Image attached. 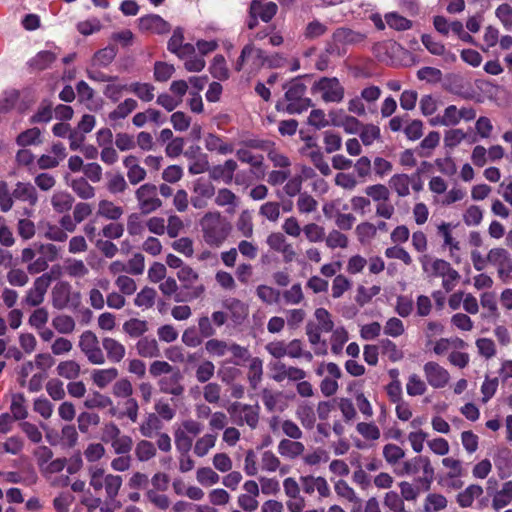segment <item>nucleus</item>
Instances as JSON below:
<instances>
[{
  "mask_svg": "<svg viewBox=\"0 0 512 512\" xmlns=\"http://www.w3.org/2000/svg\"><path fill=\"white\" fill-rule=\"evenodd\" d=\"M156 290L151 287H144L139 293H137L134 304L138 307L150 308L155 303Z\"/></svg>",
  "mask_w": 512,
  "mask_h": 512,
  "instance_id": "51",
  "label": "nucleus"
},
{
  "mask_svg": "<svg viewBox=\"0 0 512 512\" xmlns=\"http://www.w3.org/2000/svg\"><path fill=\"white\" fill-rule=\"evenodd\" d=\"M79 347L90 363L95 365L105 363L104 353L94 332L90 330L84 331L79 339Z\"/></svg>",
  "mask_w": 512,
  "mask_h": 512,
  "instance_id": "7",
  "label": "nucleus"
},
{
  "mask_svg": "<svg viewBox=\"0 0 512 512\" xmlns=\"http://www.w3.org/2000/svg\"><path fill=\"white\" fill-rule=\"evenodd\" d=\"M381 136L380 128L374 124H363L359 137L365 146H370L375 140Z\"/></svg>",
  "mask_w": 512,
  "mask_h": 512,
  "instance_id": "48",
  "label": "nucleus"
},
{
  "mask_svg": "<svg viewBox=\"0 0 512 512\" xmlns=\"http://www.w3.org/2000/svg\"><path fill=\"white\" fill-rule=\"evenodd\" d=\"M215 372V365L209 361H203L196 369V379L200 383L208 382L213 376Z\"/></svg>",
  "mask_w": 512,
  "mask_h": 512,
  "instance_id": "62",
  "label": "nucleus"
},
{
  "mask_svg": "<svg viewBox=\"0 0 512 512\" xmlns=\"http://www.w3.org/2000/svg\"><path fill=\"white\" fill-rule=\"evenodd\" d=\"M304 445L298 441H291L288 439H283L280 441L278 445V452L288 458H296L300 456L304 451Z\"/></svg>",
  "mask_w": 512,
  "mask_h": 512,
  "instance_id": "28",
  "label": "nucleus"
},
{
  "mask_svg": "<svg viewBox=\"0 0 512 512\" xmlns=\"http://www.w3.org/2000/svg\"><path fill=\"white\" fill-rule=\"evenodd\" d=\"M59 275V267H53L50 272H46L37 277L33 282V286L27 290L25 297L22 299V305L29 307L40 306L44 302L45 295L51 283L58 278Z\"/></svg>",
  "mask_w": 512,
  "mask_h": 512,
  "instance_id": "3",
  "label": "nucleus"
},
{
  "mask_svg": "<svg viewBox=\"0 0 512 512\" xmlns=\"http://www.w3.org/2000/svg\"><path fill=\"white\" fill-rule=\"evenodd\" d=\"M483 494V488L477 484L469 485L464 491L457 495V503L462 508L472 506L474 499Z\"/></svg>",
  "mask_w": 512,
  "mask_h": 512,
  "instance_id": "22",
  "label": "nucleus"
},
{
  "mask_svg": "<svg viewBox=\"0 0 512 512\" xmlns=\"http://www.w3.org/2000/svg\"><path fill=\"white\" fill-rule=\"evenodd\" d=\"M98 214L110 220H118L123 214V209L120 206L114 205L111 201L101 200L99 202Z\"/></svg>",
  "mask_w": 512,
  "mask_h": 512,
  "instance_id": "44",
  "label": "nucleus"
},
{
  "mask_svg": "<svg viewBox=\"0 0 512 512\" xmlns=\"http://www.w3.org/2000/svg\"><path fill=\"white\" fill-rule=\"evenodd\" d=\"M203 239L211 247L221 246L231 232V224L220 212H208L200 220Z\"/></svg>",
  "mask_w": 512,
  "mask_h": 512,
  "instance_id": "1",
  "label": "nucleus"
},
{
  "mask_svg": "<svg viewBox=\"0 0 512 512\" xmlns=\"http://www.w3.org/2000/svg\"><path fill=\"white\" fill-rule=\"evenodd\" d=\"M155 87L150 83L134 82L128 85V91L134 93L144 102H150L154 98Z\"/></svg>",
  "mask_w": 512,
  "mask_h": 512,
  "instance_id": "34",
  "label": "nucleus"
},
{
  "mask_svg": "<svg viewBox=\"0 0 512 512\" xmlns=\"http://www.w3.org/2000/svg\"><path fill=\"white\" fill-rule=\"evenodd\" d=\"M364 38L363 34L344 27L337 28L332 35L333 41L340 44H356L362 42Z\"/></svg>",
  "mask_w": 512,
  "mask_h": 512,
  "instance_id": "19",
  "label": "nucleus"
},
{
  "mask_svg": "<svg viewBox=\"0 0 512 512\" xmlns=\"http://www.w3.org/2000/svg\"><path fill=\"white\" fill-rule=\"evenodd\" d=\"M52 305L58 310L68 306L78 307L80 304V293L72 292L71 285L66 281L58 282L52 289Z\"/></svg>",
  "mask_w": 512,
  "mask_h": 512,
  "instance_id": "6",
  "label": "nucleus"
},
{
  "mask_svg": "<svg viewBox=\"0 0 512 512\" xmlns=\"http://www.w3.org/2000/svg\"><path fill=\"white\" fill-rule=\"evenodd\" d=\"M56 60V55L51 51H40L29 60V66L36 71H42L51 66Z\"/></svg>",
  "mask_w": 512,
  "mask_h": 512,
  "instance_id": "26",
  "label": "nucleus"
},
{
  "mask_svg": "<svg viewBox=\"0 0 512 512\" xmlns=\"http://www.w3.org/2000/svg\"><path fill=\"white\" fill-rule=\"evenodd\" d=\"M135 196L143 214L152 213L162 206L161 200L157 197V187L154 184L141 185L136 190Z\"/></svg>",
  "mask_w": 512,
  "mask_h": 512,
  "instance_id": "8",
  "label": "nucleus"
},
{
  "mask_svg": "<svg viewBox=\"0 0 512 512\" xmlns=\"http://www.w3.org/2000/svg\"><path fill=\"white\" fill-rule=\"evenodd\" d=\"M112 404L111 398L100 392H93L84 401V406L88 409H104L112 406Z\"/></svg>",
  "mask_w": 512,
  "mask_h": 512,
  "instance_id": "43",
  "label": "nucleus"
},
{
  "mask_svg": "<svg viewBox=\"0 0 512 512\" xmlns=\"http://www.w3.org/2000/svg\"><path fill=\"white\" fill-rule=\"evenodd\" d=\"M53 117L52 102L48 99L41 101L37 111L30 117L31 124L48 123Z\"/></svg>",
  "mask_w": 512,
  "mask_h": 512,
  "instance_id": "27",
  "label": "nucleus"
},
{
  "mask_svg": "<svg viewBox=\"0 0 512 512\" xmlns=\"http://www.w3.org/2000/svg\"><path fill=\"white\" fill-rule=\"evenodd\" d=\"M182 379L183 375L181 374L180 370L176 368L170 374L165 375L159 379V389L163 393L180 396L184 392V386L181 383Z\"/></svg>",
  "mask_w": 512,
  "mask_h": 512,
  "instance_id": "13",
  "label": "nucleus"
},
{
  "mask_svg": "<svg viewBox=\"0 0 512 512\" xmlns=\"http://www.w3.org/2000/svg\"><path fill=\"white\" fill-rule=\"evenodd\" d=\"M423 370L428 384L433 388H443L449 382L450 375L448 371L436 362H427Z\"/></svg>",
  "mask_w": 512,
  "mask_h": 512,
  "instance_id": "11",
  "label": "nucleus"
},
{
  "mask_svg": "<svg viewBox=\"0 0 512 512\" xmlns=\"http://www.w3.org/2000/svg\"><path fill=\"white\" fill-rule=\"evenodd\" d=\"M184 32L181 27H177L168 41L167 49L180 59H185L194 55L195 46L191 43H183Z\"/></svg>",
  "mask_w": 512,
  "mask_h": 512,
  "instance_id": "10",
  "label": "nucleus"
},
{
  "mask_svg": "<svg viewBox=\"0 0 512 512\" xmlns=\"http://www.w3.org/2000/svg\"><path fill=\"white\" fill-rule=\"evenodd\" d=\"M12 195L14 199L27 202L30 206H35L38 202L36 188L29 182H17Z\"/></svg>",
  "mask_w": 512,
  "mask_h": 512,
  "instance_id": "16",
  "label": "nucleus"
},
{
  "mask_svg": "<svg viewBox=\"0 0 512 512\" xmlns=\"http://www.w3.org/2000/svg\"><path fill=\"white\" fill-rule=\"evenodd\" d=\"M135 455L139 461L145 462L156 455V448L152 442L141 440L136 445Z\"/></svg>",
  "mask_w": 512,
  "mask_h": 512,
  "instance_id": "47",
  "label": "nucleus"
},
{
  "mask_svg": "<svg viewBox=\"0 0 512 512\" xmlns=\"http://www.w3.org/2000/svg\"><path fill=\"white\" fill-rule=\"evenodd\" d=\"M89 485L95 492H99L104 488L105 470L102 467L92 466L89 468Z\"/></svg>",
  "mask_w": 512,
  "mask_h": 512,
  "instance_id": "50",
  "label": "nucleus"
},
{
  "mask_svg": "<svg viewBox=\"0 0 512 512\" xmlns=\"http://www.w3.org/2000/svg\"><path fill=\"white\" fill-rule=\"evenodd\" d=\"M263 365L262 360L258 357L252 358L249 365L248 380L253 389H256L257 385L262 379Z\"/></svg>",
  "mask_w": 512,
  "mask_h": 512,
  "instance_id": "52",
  "label": "nucleus"
},
{
  "mask_svg": "<svg viewBox=\"0 0 512 512\" xmlns=\"http://www.w3.org/2000/svg\"><path fill=\"white\" fill-rule=\"evenodd\" d=\"M237 162L233 159L226 160L223 164L214 165L209 169V177L214 181H223L229 185L233 182V174L237 170Z\"/></svg>",
  "mask_w": 512,
  "mask_h": 512,
  "instance_id": "15",
  "label": "nucleus"
},
{
  "mask_svg": "<svg viewBox=\"0 0 512 512\" xmlns=\"http://www.w3.org/2000/svg\"><path fill=\"white\" fill-rule=\"evenodd\" d=\"M387 25L397 31H405L412 27V21L401 16L396 12H390L385 15Z\"/></svg>",
  "mask_w": 512,
  "mask_h": 512,
  "instance_id": "45",
  "label": "nucleus"
},
{
  "mask_svg": "<svg viewBox=\"0 0 512 512\" xmlns=\"http://www.w3.org/2000/svg\"><path fill=\"white\" fill-rule=\"evenodd\" d=\"M512 501V481L505 482L502 489L498 491L493 500L492 506L495 510L507 506Z\"/></svg>",
  "mask_w": 512,
  "mask_h": 512,
  "instance_id": "35",
  "label": "nucleus"
},
{
  "mask_svg": "<svg viewBox=\"0 0 512 512\" xmlns=\"http://www.w3.org/2000/svg\"><path fill=\"white\" fill-rule=\"evenodd\" d=\"M41 142V131L37 127H33L21 132L16 138L17 145L21 147L36 145L40 144Z\"/></svg>",
  "mask_w": 512,
  "mask_h": 512,
  "instance_id": "39",
  "label": "nucleus"
},
{
  "mask_svg": "<svg viewBox=\"0 0 512 512\" xmlns=\"http://www.w3.org/2000/svg\"><path fill=\"white\" fill-rule=\"evenodd\" d=\"M406 390L410 396L423 395L426 392V384L417 374H412L408 378Z\"/></svg>",
  "mask_w": 512,
  "mask_h": 512,
  "instance_id": "59",
  "label": "nucleus"
},
{
  "mask_svg": "<svg viewBox=\"0 0 512 512\" xmlns=\"http://www.w3.org/2000/svg\"><path fill=\"white\" fill-rule=\"evenodd\" d=\"M211 75L220 81H224L229 78V71L226 67V61L224 56L216 55L213 58L212 64L209 68Z\"/></svg>",
  "mask_w": 512,
  "mask_h": 512,
  "instance_id": "42",
  "label": "nucleus"
},
{
  "mask_svg": "<svg viewBox=\"0 0 512 512\" xmlns=\"http://www.w3.org/2000/svg\"><path fill=\"white\" fill-rule=\"evenodd\" d=\"M296 416L300 420L302 426L306 429H313L316 422L314 409L311 405L304 403L298 406Z\"/></svg>",
  "mask_w": 512,
  "mask_h": 512,
  "instance_id": "32",
  "label": "nucleus"
},
{
  "mask_svg": "<svg viewBox=\"0 0 512 512\" xmlns=\"http://www.w3.org/2000/svg\"><path fill=\"white\" fill-rule=\"evenodd\" d=\"M229 344L224 340L209 339L205 343V350L212 356L222 357L228 352Z\"/></svg>",
  "mask_w": 512,
  "mask_h": 512,
  "instance_id": "55",
  "label": "nucleus"
},
{
  "mask_svg": "<svg viewBox=\"0 0 512 512\" xmlns=\"http://www.w3.org/2000/svg\"><path fill=\"white\" fill-rule=\"evenodd\" d=\"M383 456L389 464L394 465L405 456V452L395 444H386L383 448Z\"/></svg>",
  "mask_w": 512,
  "mask_h": 512,
  "instance_id": "63",
  "label": "nucleus"
},
{
  "mask_svg": "<svg viewBox=\"0 0 512 512\" xmlns=\"http://www.w3.org/2000/svg\"><path fill=\"white\" fill-rule=\"evenodd\" d=\"M71 188L83 200H88L95 196L94 187L84 177L73 179Z\"/></svg>",
  "mask_w": 512,
  "mask_h": 512,
  "instance_id": "33",
  "label": "nucleus"
},
{
  "mask_svg": "<svg viewBox=\"0 0 512 512\" xmlns=\"http://www.w3.org/2000/svg\"><path fill=\"white\" fill-rule=\"evenodd\" d=\"M381 353L388 357L391 362L400 361L403 357V351L400 350L397 345L388 338L382 339L379 342Z\"/></svg>",
  "mask_w": 512,
  "mask_h": 512,
  "instance_id": "40",
  "label": "nucleus"
},
{
  "mask_svg": "<svg viewBox=\"0 0 512 512\" xmlns=\"http://www.w3.org/2000/svg\"><path fill=\"white\" fill-rule=\"evenodd\" d=\"M78 428L82 433H87L90 426L100 423V416L96 413L82 412L77 418Z\"/></svg>",
  "mask_w": 512,
  "mask_h": 512,
  "instance_id": "57",
  "label": "nucleus"
},
{
  "mask_svg": "<svg viewBox=\"0 0 512 512\" xmlns=\"http://www.w3.org/2000/svg\"><path fill=\"white\" fill-rule=\"evenodd\" d=\"M365 193L377 202H387L389 200L390 192L388 188L383 184H375L366 187Z\"/></svg>",
  "mask_w": 512,
  "mask_h": 512,
  "instance_id": "60",
  "label": "nucleus"
},
{
  "mask_svg": "<svg viewBox=\"0 0 512 512\" xmlns=\"http://www.w3.org/2000/svg\"><path fill=\"white\" fill-rule=\"evenodd\" d=\"M137 353L145 358H154L160 356L158 343L154 338L142 337L136 343Z\"/></svg>",
  "mask_w": 512,
  "mask_h": 512,
  "instance_id": "21",
  "label": "nucleus"
},
{
  "mask_svg": "<svg viewBox=\"0 0 512 512\" xmlns=\"http://www.w3.org/2000/svg\"><path fill=\"white\" fill-rule=\"evenodd\" d=\"M286 90L284 99L287 105L282 108L288 114H300L313 106L312 100L305 97L307 86L303 82V77L298 76L283 85ZM277 110H281V103L276 105Z\"/></svg>",
  "mask_w": 512,
  "mask_h": 512,
  "instance_id": "2",
  "label": "nucleus"
},
{
  "mask_svg": "<svg viewBox=\"0 0 512 512\" xmlns=\"http://www.w3.org/2000/svg\"><path fill=\"white\" fill-rule=\"evenodd\" d=\"M123 479L120 475L107 474L105 477L104 489L106 492L107 500L114 501L118 496L119 490L122 486Z\"/></svg>",
  "mask_w": 512,
  "mask_h": 512,
  "instance_id": "37",
  "label": "nucleus"
},
{
  "mask_svg": "<svg viewBox=\"0 0 512 512\" xmlns=\"http://www.w3.org/2000/svg\"><path fill=\"white\" fill-rule=\"evenodd\" d=\"M236 157L237 159L242 162L249 164L252 168V172L258 171L263 166L264 157L263 155H254L250 150L240 148L236 151Z\"/></svg>",
  "mask_w": 512,
  "mask_h": 512,
  "instance_id": "29",
  "label": "nucleus"
},
{
  "mask_svg": "<svg viewBox=\"0 0 512 512\" xmlns=\"http://www.w3.org/2000/svg\"><path fill=\"white\" fill-rule=\"evenodd\" d=\"M138 22L139 29L145 32L165 34L168 33L171 29L170 24L156 14L143 16L139 18Z\"/></svg>",
  "mask_w": 512,
  "mask_h": 512,
  "instance_id": "14",
  "label": "nucleus"
},
{
  "mask_svg": "<svg viewBox=\"0 0 512 512\" xmlns=\"http://www.w3.org/2000/svg\"><path fill=\"white\" fill-rule=\"evenodd\" d=\"M118 376L116 368H107L94 370L92 373V380L99 388H105L109 383L115 380Z\"/></svg>",
  "mask_w": 512,
  "mask_h": 512,
  "instance_id": "31",
  "label": "nucleus"
},
{
  "mask_svg": "<svg viewBox=\"0 0 512 512\" xmlns=\"http://www.w3.org/2000/svg\"><path fill=\"white\" fill-rule=\"evenodd\" d=\"M145 497L147 501L160 510H167L171 505L169 497L164 493L156 492V490H147Z\"/></svg>",
  "mask_w": 512,
  "mask_h": 512,
  "instance_id": "53",
  "label": "nucleus"
},
{
  "mask_svg": "<svg viewBox=\"0 0 512 512\" xmlns=\"http://www.w3.org/2000/svg\"><path fill=\"white\" fill-rule=\"evenodd\" d=\"M175 73V67L172 64L163 61L154 63V79L157 82L168 81Z\"/></svg>",
  "mask_w": 512,
  "mask_h": 512,
  "instance_id": "46",
  "label": "nucleus"
},
{
  "mask_svg": "<svg viewBox=\"0 0 512 512\" xmlns=\"http://www.w3.org/2000/svg\"><path fill=\"white\" fill-rule=\"evenodd\" d=\"M177 277L182 285L178 293L174 296L176 302L192 301L199 298L204 292L203 285H194L198 280V274L191 267H181L177 273Z\"/></svg>",
  "mask_w": 512,
  "mask_h": 512,
  "instance_id": "4",
  "label": "nucleus"
},
{
  "mask_svg": "<svg viewBox=\"0 0 512 512\" xmlns=\"http://www.w3.org/2000/svg\"><path fill=\"white\" fill-rule=\"evenodd\" d=\"M313 92H320L324 102L339 103L343 100L345 89L336 77H322L314 83Z\"/></svg>",
  "mask_w": 512,
  "mask_h": 512,
  "instance_id": "5",
  "label": "nucleus"
},
{
  "mask_svg": "<svg viewBox=\"0 0 512 512\" xmlns=\"http://www.w3.org/2000/svg\"><path fill=\"white\" fill-rule=\"evenodd\" d=\"M251 13H256L263 22H269L277 13L278 7L274 2L262 4L253 0L251 5Z\"/></svg>",
  "mask_w": 512,
  "mask_h": 512,
  "instance_id": "20",
  "label": "nucleus"
},
{
  "mask_svg": "<svg viewBox=\"0 0 512 512\" xmlns=\"http://www.w3.org/2000/svg\"><path fill=\"white\" fill-rule=\"evenodd\" d=\"M217 436L213 434H205L199 438L194 445V453L198 457H204L211 448L215 446Z\"/></svg>",
  "mask_w": 512,
  "mask_h": 512,
  "instance_id": "49",
  "label": "nucleus"
},
{
  "mask_svg": "<svg viewBox=\"0 0 512 512\" xmlns=\"http://www.w3.org/2000/svg\"><path fill=\"white\" fill-rule=\"evenodd\" d=\"M74 203V198L71 194L64 191H59L53 194L51 198V205L58 213L69 211Z\"/></svg>",
  "mask_w": 512,
  "mask_h": 512,
  "instance_id": "25",
  "label": "nucleus"
},
{
  "mask_svg": "<svg viewBox=\"0 0 512 512\" xmlns=\"http://www.w3.org/2000/svg\"><path fill=\"white\" fill-rule=\"evenodd\" d=\"M332 124L334 126L342 127L348 134H359L363 123H361L356 117L343 114L340 117L333 119Z\"/></svg>",
  "mask_w": 512,
  "mask_h": 512,
  "instance_id": "23",
  "label": "nucleus"
},
{
  "mask_svg": "<svg viewBox=\"0 0 512 512\" xmlns=\"http://www.w3.org/2000/svg\"><path fill=\"white\" fill-rule=\"evenodd\" d=\"M59 376L72 380L80 375V365L74 360L62 361L57 366Z\"/></svg>",
  "mask_w": 512,
  "mask_h": 512,
  "instance_id": "41",
  "label": "nucleus"
},
{
  "mask_svg": "<svg viewBox=\"0 0 512 512\" xmlns=\"http://www.w3.org/2000/svg\"><path fill=\"white\" fill-rule=\"evenodd\" d=\"M259 407L248 405V404H242L239 402L232 403L230 407L228 408L229 413L235 417L238 418L236 420L238 425H242L243 423H246L250 428L254 429L258 425L259 421Z\"/></svg>",
  "mask_w": 512,
  "mask_h": 512,
  "instance_id": "9",
  "label": "nucleus"
},
{
  "mask_svg": "<svg viewBox=\"0 0 512 512\" xmlns=\"http://www.w3.org/2000/svg\"><path fill=\"white\" fill-rule=\"evenodd\" d=\"M223 307L230 312L232 321L240 324L247 317L248 311L246 305L236 298L225 299L222 303Z\"/></svg>",
  "mask_w": 512,
  "mask_h": 512,
  "instance_id": "18",
  "label": "nucleus"
},
{
  "mask_svg": "<svg viewBox=\"0 0 512 512\" xmlns=\"http://www.w3.org/2000/svg\"><path fill=\"white\" fill-rule=\"evenodd\" d=\"M252 60V65L255 67H261L265 65L266 55L265 52L256 48L253 43L246 44L240 53L236 63L235 70L240 72L243 69L244 64L248 61Z\"/></svg>",
  "mask_w": 512,
  "mask_h": 512,
  "instance_id": "12",
  "label": "nucleus"
},
{
  "mask_svg": "<svg viewBox=\"0 0 512 512\" xmlns=\"http://www.w3.org/2000/svg\"><path fill=\"white\" fill-rule=\"evenodd\" d=\"M117 55V48L109 45L103 49L98 50L93 57V66L107 67L115 59Z\"/></svg>",
  "mask_w": 512,
  "mask_h": 512,
  "instance_id": "30",
  "label": "nucleus"
},
{
  "mask_svg": "<svg viewBox=\"0 0 512 512\" xmlns=\"http://www.w3.org/2000/svg\"><path fill=\"white\" fill-rule=\"evenodd\" d=\"M256 294L259 299L269 305L278 303L280 299V291L267 285H259Z\"/></svg>",
  "mask_w": 512,
  "mask_h": 512,
  "instance_id": "54",
  "label": "nucleus"
},
{
  "mask_svg": "<svg viewBox=\"0 0 512 512\" xmlns=\"http://www.w3.org/2000/svg\"><path fill=\"white\" fill-rule=\"evenodd\" d=\"M193 192L201 197L210 199L215 194V187L210 181L199 178L193 183Z\"/></svg>",
  "mask_w": 512,
  "mask_h": 512,
  "instance_id": "58",
  "label": "nucleus"
},
{
  "mask_svg": "<svg viewBox=\"0 0 512 512\" xmlns=\"http://www.w3.org/2000/svg\"><path fill=\"white\" fill-rule=\"evenodd\" d=\"M197 481L204 486L218 483L219 475L210 467L199 468L196 475Z\"/></svg>",
  "mask_w": 512,
  "mask_h": 512,
  "instance_id": "61",
  "label": "nucleus"
},
{
  "mask_svg": "<svg viewBox=\"0 0 512 512\" xmlns=\"http://www.w3.org/2000/svg\"><path fill=\"white\" fill-rule=\"evenodd\" d=\"M103 349L109 361L113 363L121 362L126 354V349L122 343L111 337H104L102 339Z\"/></svg>",
  "mask_w": 512,
  "mask_h": 512,
  "instance_id": "17",
  "label": "nucleus"
},
{
  "mask_svg": "<svg viewBox=\"0 0 512 512\" xmlns=\"http://www.w3.org/2000/svg\"><path fill=\"white\" fill-rule=\"evenodd\" d=\"M315 318L318 321V328L322 332H331L334 328V322L331 319L330 313L325 308H317L315 310Z\"/></svg>",
  "mask_w": 512,
  "mask_h": 512,
  "instance_id": "56",
  "label": "nucleus"
},
{
  "mask_svg": "<svg viewBox=\"0 0 512 512\" xmlns=\"http://www.w3.org/2000/svg\"><path fill=\"white\" fill-rule=\"evenodd\" d=\"M495 14L506 30L512 29V7L509 4L503 3L499 5Z\"/></svg>",
  "mask_w": 512,
  "mask_h": 512,
  "instance_id": "64",
  "label": "nucleus"
},
{
  "mask_svg": "<svg viewBox=\"0 0 512 512\" xmlns=\"http://www.w3.org/2000/svg\"><path fill=\"white\" fill-rule=\"evenodd\" d=\"M390 187L400 197L408 196L410 193V177L407 174H395L389 180Z\"/></svg>",
  "mask_w": 512,
  "mask_h": 512,
  "instance_id": "36",
  "label": "nucleus"
},
{
  "mask_svg": "<svg viewBox=\"0 0 512 512\" xmlns=\"http://www.w3.org/2000/svg\"><path fill=\"white\" fill-rule=\"evenodd\" d=\"M123 331L130 337L137 338L148 331V323L145 320L132 318L124 322Z\"/></svg>",
  "mask_w": 512,
  "mask_h": 512,
  "instance_id": "38",
  "label": "nucleus"
},
{
  "mask_svg": "<svg viewBox=\"0 0 512 512\" xmlns=\"http://www.w3.org/2000/svg\"><path fill=\"white\" fill-rule=\"evenodd\" d=\"M138 106L136 100L127 98L123 102L119 103L117 107L108 114V118L111 121L125 119L131 114Z\"/></svg>",
  "mask_w": 512,
  "mask_h": 512,
  "instance_id": "24",
  "label": "nucleus"
}]
</instances>
